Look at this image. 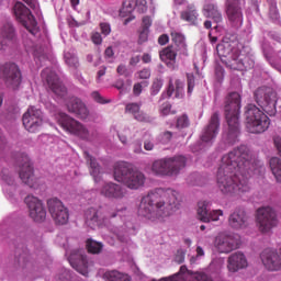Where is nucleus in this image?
Here are the masks:
<instances>
[{"instance_id": "f257e3e1", "label": "nucleus", "mask_w": 281, "mask_h": 281, "mask_svg": "<svg viewBox=\"0 0 281 281\" xmlns=\"http://www.w3.org/2000/svg\"><path fill=\"white\" fill-rule=\"evenodd\" d=\"M256 160L249 147L241 145L222 157L217 170V188L223 194L245 196L251 192L249 178L256 175Z\"/></svg>"}, {"instance_id": "f03ea898", "label": "nucleus", "mask_w": 281, "mask_h": 281, "mask_svg": "<svg viewBox=\"0 0 281 281\" xmlns=\"http://www.w3.org/2000/svg\"><path fill=\"white\" fill-rule=\"evenodd\" d=\"M180 207L181 199L177 190L158 188L142 198L138 216L148 223H168Z\"/></svg>"}, {"instance_id": "7ed1b4c3", "label": "nucleus", "mask_w": 281, "mask_h": 281, "mask_svg": "<svg viewBox=\"0 0 281 281\" xmlns=\"http://www.w3.org/2000/svg\"><path fill=\"white\" fill-rule=\"evenodd\" d=\"M122 212H126V209L113 211L102 206L90 207L85 212V222L87 227H90V229H95L97 227H108V229L115 234L121 243H128V229H126L128 225L124 224V226L111 228V218L122 216Z\"/></svg>"}, {"instance_id": "20e7f679", "label": "nucleus", "mask_w": 281, "mask_h": 281, "mask_svg": "<svg viewBox=\"0 0 281 281\" xmlns=\"http://www.w3.org/2000/svg\"><path fill=\"white\" fill-rule=\"evenodd\" d=\"M216 53L222 63L237 71H245V69H252L255 61L251 56L240 52L236 44L231 42H222L216 46Z\"/></svg>"}, {"instance_id": "39448f33", "label": "nucleus", "mask_w": 281, "mask_h": 281, "mask_svg": "<svg viewBox=\"0 0 281 281\" xmlns=\"http://www.w3.org/2000/svg\"><path fill=\"white\" fill-rule=\"evenodd\" d=\"M225 115L228 124V132L224 134L223 139L231 146L238 142L240 135V94L232 92L227 95L225 102Z\"/></svg>"}, {"instance_id": "423d86ee", "label": "nucleus", "mask_w": 281, "mask_h": 281, "mask_svg": "<svg viewBox=\"0 0 281 281\" xmlns=\"http://www.w3.org/2000/svg\"><path fill=\"white\" fill-rule=\"evenodd\" d=\"M114 179L130 190H139L146 183V176L130 167L126 162H117L114 167Z\"/></svg>"}, {"instance_id": "0eeeda50", "label": "nucleus", "mask_w": 281, "mask_h": 281, "mask_svg": "<svg viewBox=\"0 0 281 281\" xmlns=\"http://www.w3.org/2000/svg\"><path fill=\"white\" fill-rule=\"evenodd\" d=\"M188 159L184 156L166 157L155 160L151 165V172L157 177H178L186 168Z\"/></svg>"}, {"instance_id": "6e6552de", "label": "nucleus", "mask_w": 281, "mask_h": 281, "mask_svg": "<svg viewBox=\"0 0 281 281\" xmlns=\"http://www.w3.org/2000/svg\"><path fill=\"white\" fill-rule=\"evenodd\" d=\"M246 126L249 133H265L271 124L269 116L265 114L256 104L246 106Z\"/></svg>"}, {"instance_id": "1a4fd4ad", "label": "nucleus", "mask_w": 281, "mask_h": 281, "mask_svg": "<svg viewBox=\"0 0 281 281\" xmlns=\"http://www.w3.org/2000/svg\"><path fill=\"white\" fill-rule=\"evenodd\" d=\"M255 102L267 113L270 117H273L278 110L276 104H278V94L273 88L260 87L255 91Z\"/></svg>"}, {"instance_id": "9d476101", "label": "nucleus", "mask_w": 281, "mask_h": 281, "mask_svg": "<svg viewBox=\"0 0 281 281\" xmlns=\"http://www.w3.org/2000/svg\"><path fill=\"white\" fill-rule=\"evenodd\" d=\"M256 223L261 234H269L271 229L278 227L280 220L276 210L270 206H262L256 212Z\"/></svg>"}, {"instance_id": "9b49d317", "label": "nucleus", "mask_w": 281, "mask_h": 281, "mask_svg": "<svg viewBox=\"0 0 281 281\" xmlns=\"http://www.w3.org/2000/svg\"><path fill=\"white\" fill-rule=\"evenodd\" d=\"M13 13L16 21H19V23H21L23 27H25V30L30 32V34H32L33 36H36V34H38V23L36 22V19H34V15L30 11V9H27V7L23 4V2H15L13 7Z\"/></svg>"}, {"instance_id": "f8f14e48", "label": "nucleus", "mask_w": 281, "mask_h": 281, "mask_svg": "<svg viewBox=\"0 0 281 281\" xmlns=\"http://www.w3.org/2000/svg\"><path fill=\"white\" fill-rule=\"evenodd\" d=\"M22 122L27 133H40L43 128V111L36 106H29L27 111L22 116Z\"/></svg>"}, {"instance_id": "ddd939ff", "label": "nucleus", "mask_w": 281, "mask_h": 281, "mask_svg": "<svg viewBox=\"0 0 281 281\" xmlns=\"http://www.w3.org/2000/svg\"><path fill=\"white\" fill-rule=\"evenodd\" d=\"M48 212L56 225H67L69 223V209L65 206L58 198L47 200Z\"/></svg>"}, {"instance_id": "4468645a", "label": "nucleus", "mask_w": 281, "mask_h": 281, "mask_svg": "<svg viewBox=\"0 0 281 281\" xmlns=\"http://www.w3.org/2000/svg\"><path fill=\"white\" fill-rule=\"evenodd\" d=\"M0 78L9 89L21 87V70L16 64H5L0 68Z\"/></svg>"}, {"instance_id": "2eb2a0df", "label": "nucleus", "mask_w": 281, "mask_h": 281, "mask_svg": "<svg viewBox=\"0 0 281 281\" xmlns=\"http://www.w3.org/2000/svg\"><path fill=\"white\" fill-rule=\"evenodd\" d=\"M58 122L60 126L64 128V131H67L72 135H77L78 137H81V139H89V130L83 127L82 124H80V122L71 119L66 113H59Z\"/></svg>"}, {"instance_id": "dca6fc26", "label": "nucleus", "mask_w": 281, "mask_h": 281, "mask_svg": "<svg viewBox=\"0 0 281 281\" xmlns=\"http://www.w3.org/2000/svg\"><path fill=\"white\" fill-rule=\"evenodd\" d=\"M243 0H227L226 14L228 23L235 30H240V27H243V21L245 20L243 15Z\"/></svg>"}, {"instance_id": "f3484780", "label": "nucleus", "mask_w": 281, "mask_h": 281, "mask_svg": "<svg viewBox=\"0 0 281 281\" xmlns=\"http://www.w3.org/2000/svg\"><path fill=\"white\" fill-rule=\"evenodd\" d=\"M221 126V121L218 119V113H214L211 116L209 125L204 128L201 135L200 150H203L205 146H212L216 135H218V128Z\"/></svg>"}, {"instance_id": "a211bd4d", "label": "nucleus", "mask_w": 281, "mask_h": 281, "mask_svg": "<svg viewBox=\"0 0 281 281\" xmlns=\"http://www.w3.org/2000/svg\"><path fill=\"white\" fill-rule=\"evenodd\" d=\"M29 209V214L32 221L35 223H43L47 218V211L43 205V201L34 195H27L24 200Z\"/></svg>"}, {"instance_id": "6ab92c4d", "label": "nucleus", "mask_w": 281, "mask_h": 281, "mask_svg": "<svg viewBox=\"0 0 281 281\" xmlns=\"http://www.w3.org/2000/svg\"><path fill=\"white\" fill-rule=\"evenodd\" d=\"M19 177L29 188H36V176H34V167L27 155H23L19 160Z\"/></svg>"}, {"instance_id": "aec40b11", "label": "nucleus", "mask_w": 281, "mask_h": 281, "mask_svg": "<svg viewBox=\"0 0 281 281\" xmlns=\"http://www.w3.org/2000/svg\"><path fill=\"white\" fill-rule=\"evenodd\" d=\"M42 80L46 82L50 91L58 95V98H65L67 95V88L60 82L56 72L50 68H45L42 71Z\"/></svg>"}, {"instance_id": "412c9836", "label": "nucleus", "mask_w": 281, "mask_h": 281, "mask_svg": "<svg viewBox=\"0 0 281 281\" xmlns=\"http://www.w3.org/2000/svg\"><path fill=\"white\" fill-rule=\"evenodd\" d=\"M223 210H212V204L207 201L198 203V217L202 223H216L221 221Z\"/></svg>"}, {"instance_id": "4be33fe9", "label": "nucleus", "mask_w": 281, "mask_h": 281, "mask_svg": "<svg viewBox=\"0 0 281 281\" xmlns=\"http://www.w3.org/2000/svg\"><path fill=\"white\" fill-rule=\"evenodd\" d=\"M214 245L220 254H232L234 249H238V241L234 235L225 232L216 236Z\"/></svg>"}, {"instance_id": "5701e85b", "label": "nucleus", "mask_w": 281, "mask_h": 281, "mask_svg": "<svg viewBox=\"0 0 281 281\" xmlns=\"http://www.w3.org/2000/svg\"><path fill=\"white\" fill-rule=\"evenodd\" d=\"M72 269H76L81 276H89V261L85 255V249L72 250L69 258Z\"/></svg>"}, {"instance_id": "b1692460", "label": "nucleus", "mask_w": 281, "mask_h": 281, "mask_svg": "<svg viewBox=\"0 0 281 281\" xmlns=\"http://www.w3.org/2000/svg\"><path fill=\"white\" fill-rule=\"evenodd\" d=\"M100 194L110 201H122L126 196V189L122 184L106 182L101 187Z\"/></svg>"}, {"instance_id": "393cba45", "label": "nucleus", "mask_w": 281, "mask_h": 281, "mask_svg": "<svg viewBox=\"0 0 281 281\" xmlns=\"http://www.w3.org/2000/svg\"><path fill=\"white\" fill-rule=\"evenodd\" d=\"M2 150H5V138L0 134V153ZM0 179L7 186H14L15 183L14 173L10 170V164L5 158H0Z\"/></svg>"}, {"instance_id": "a878e982", "label": "nucleus", "mask_w": 281, "mask_h": 281, "mask_svg": "<svg viewBox=\"0 0 281 281\" xmlns=\"http://www.w3.org/2000/svg\"><path fill=\"white\" fill-rule=\"evenodd\" d=\"M261 261L269 271H280L281 269V258L276 250H263L261 254Z\"/></svg>"}, {"instance_id": "bb28decb", "label": "nucleus", "mask_w": 281, "mask_h": 281, "mask_svg": "<svg viewBox=\"0 0 281 281\" xmlns=\"http://www.w3.org/2000/svg\"><path fill=\"white\" fill-rule=\"evenodd\" d=\"M202 14L206 19H212L214 23H223V13L218 9V4L214 0H205Z\"/></svg>"}, {"instance_id": "cd10ccee", "label": "nucleus", "mask_w": 281, "mask_h": 281, "mask_svg": "<svg viewBox=\"0 0 281 281\" xmlns=\"http://www.w3.org/2000/svg\"><path fill=\"white\" fill-rule=\"evenodd\" d=\"M228 225L232 229L247 228V225H249L247 213L243 209L235 210L228 217Z\"/></svg>"}, {"instance_id": "c85d7f7f", "label": "nucleus", "mask_w": 281, "mask_h": 281, "mask_svg": "<svg viewBox=\"0 0 281 281\" xmlns=\"http://www.w3.org/2000/svg\"><path fill=\"white\" fill-rule=\"evenodd\" d=\"M67 109L69 113H74V115H77L80 120H87L89 117L87 105L78 98H71L67 103Z\"/></svg>"}, {"instance_id": "c756f323", "label": "nucleus", "mask_w": 281, "mask_h": 281, "mask_svg": "<svg viewBox=\"0 0 281 281\" xmlns=\"http://www.w3.org/2000/svg\"><path fill=\"white\" fill-rule=\"evenodd\" d=\"M247 265V257L243 252H235L228 257L227 268L231 273H236V271L245 269Z\"/></svg>"}, {"instance_id": "7c9ffc66", "label": "nucleus", "mask_w": 281, "mask_h": 281, "mask_svg": "<svg viewBox=\"0 0 281 281\" xmlns=\"http://www.w3.org/2000/svg\"><path fill=\"white\" fill-rule=\"evenodd\" d=\"M184 87H186V83H183V81L177 79L176 82L172 83V78H170L167 93H162V99L172 98V93H175V98H177L178 100H181L186 95Z\"/></svg>"}, {"instance_id": "2f4dec72", "label": "nucleus", "mask_w": 281, "mask_h": 281, "mask_svg": "<svg viewBox=\"0 0 281 281\" xmlns=\"http://www.w3.org/2000/svg\"><path fill=\"white\" fill-rule=\"evenodd\" d=\"M16 33L14 32V26L11 23H7L0 31V52L8 47L10 41L14 40Z\"/></svg>"}, {"instance_id": "473e14b6", "label": "nucleus", "mask_w": 281, "mask_h": 281, "mask_svg": "<svg viewBox=\"0 0 281 281\" xmlns=\"http://www.w3.org/2000/svg\"><path fill=\"white\" fill-rule=\"evenodd\" d=\"M160 59L162 63H166L169 69H175V65H177V49L172 46H168L160 52Z\"/></svg>"}, {"instance_id": "72a5a7b5", "label": "nucleus", "mask_w": 281, "mask_h": 281, "mask_svg": "<svg viewBox=\"0 0 281 281\" xmlns=\"http://www.w3.org/2000/svg\"><path fill=\"white\" fill-rule=\"evenodd\" d=\"M171 41L175 43L177 50L180 52V54L188 56V44H186V36L182 35L181 32L172 31Z\"/></svg>"}, {"instance_id": "f704fd0d", "label": "nucleus", "mask_w": 281, "mask_h": 281, "mask_svg": "<svg viewBox=\"0 0 281 281\" xmlns=\"http://www.w3.org/2000/svg\"><path fill=\"white\" fill-rule=\"evenodd\" d=\"M180 19L182 21H187L191 25H194L199 19V11H196V7L194 4H188L187 10H183L180 14Z\"/></svg>"}, {"instance_id": "c9c22d12", "label": "nucleus", "mask_w": 281, "mask_h": 281, "mask_svg": "<svg viewBox=\"0 0 281 281\" xmlns=\"http://www.w3.org/2000/svg\"><path fill=\"white\" fill-rule=\"evenodd\" d=\"M140 108L142 104L139 103H128L125 106V111L126 113H131L137 122H148V116L144 112L139 111Z\"/></svg>"}, {"instance_id": "e433bc0d", "label": "nucleus", "mask_w": 281, "mask_h": 281, "mask_svg": "<svg viewBox=\"0 0 281 281\" xmlns=\"http://www.w3.org/2000/svg\"><path fill=\"white\" fill-rule=\"evenodd\" d=\"M86 159L90 165L91 177H93V180L95 181V183H99V181H102V172H100V165H98V162L95 161V158H93L89 154H86Z\"/></svg>"}, {"instance_id": "4c0bfd02", "label": "nucleus", "mask_w": 281, "mask_h": 281, "mask_svg": "<svg viewBox=\"0 0 281 281\" xmlns=\"http://www.w3.org/2000/svg\"><path fill=\"white\" fill-rule=\"evenodd\" d=\"M105 281H132L131 276L117 270H109L103 273Z\"/></svg>"}, {"instance_id": "58836bf2", "label": "nucleus", "mask_w": 281, "mask_h": 281, "mask_svg": "<svg viewBox=\"0 0 281 281\" xmlns=\"http://www.w3.org/2000/svg\"><path fill=\"white\" fill-rule=\"evenodd\" d=\"M268 16L273 23H280V11L278 10V2L276 0H267Z\"/></svg>"}, {"instance_id": "ea45409f", "label": "nucleus", "mask_w": 281, "mask_h": 281, "mask_svg": "<svg viewBox=\"0 0 281 281\" xmlns=\"http://www.w3.org/2000/svg\"><path fill=\"white\" fill-rule=\"evenodd\" d=\"M270 170L278 183H281V159L273 157L269 161Z\"/></svg>"}, {"instance_id": "a19ab883", "label": "nucleus", "mask_w": 281, "mask_h": 281, "mask_svg": "<svg viewBox=\"0 0 281 281\" xmlns=\"http://www.w3.org/2000/svg\"><path fill=\"white\" fill-rule=\"evenodd\" d=\"M135 5H137L135 0H125L123 8L120 10V16H128L135 10Z\"/></svg>"}, {"instance_id": "79ce46f5", "label": "nucleus", "mask_w": 281, "mask_h": 281, "mask_svg": "<svg viewBox=\"0 0 281 281\" xmlns=\"http://www.w3.org/2000/svg\"><path fill=\"white\" fill-rule=\"evenodd\" d=\"M86 247L89 254H100L102 251V243H98L93 239H88Z\"/></svg>"}, {"instance_id": "37998d69", "label": "nucleus", "mask_w": 281, "mask_h": 281, "mask_svg": "<svg viewBox=\"0 0 281 281\" xmlns=\"http://www.w3.org/2000/svg\"><path fill=\"white\" fill-rule=\"evenodd\" d=\"M65 61L68 65V67H74L75 69L78 68V56L71 53H65Z\"/></svg>"}, {"instance_id": "c03bdc74", "label": "nucleus", "mask_w": 281, "mask_h": 281, "mask_svg": "<svg viewBox=\"0 0 281 281\" xmlns=\"http://www.w3.org/2000/svg\"><path fill=\"white\" fill-rule=\"evenodd\" d=\"M148 85H150V82H148V80L135 83L133 87L134 95H142V91L144 89H146V87H148Z\"/></svg>"}, {"instance_id": "a18cd8bd", "label": "nucleus", "mask_w": 281, "mask_h": 281, "mask_svg": "<svg viewBox=\"0 0 281 281\" xmlns=\"http://www.w3.org/2000/svg\"><path fill=\"white\" fill-rule=\"evenodd\" d=\"M177 128H188L190 126V119L188 115L183 114L177 119Z\"/></svg>"}, {"instance_id": "49530a36", "label": "nucleus", "mask_w": 281, "mask_h": 281, "mask_svg": "<svg viewBox=\"0 0 281 281\" xmlns=\"http://www.w3.org/2000/svg\"><path fill=\"white\" fill-rule=\"evenodd\" d=\"M136 80H148L150 78V69L144 68L142 70H138L134 75Z\"/></svg>"}, {"instance_id": "de8ad7c7", "label": "nucleus", "mask_w": 281, "mask_h": 281, "mask_svg": "<svg viewBox=\"0 0 281 281\" xmlns=\"http://www.w3.org/2000/svg\"><path fill=\"white\" fill-rule=\"evenodd\" d=\"M161 87H164V79H156L151 85V95H157L159 91H161Z\"/></svg>"}, {"instance_id": "09e8293b", "label": "nucleus", "mask_w": 281, "mask_h": 281, "mask_svg": "<svg viewBox=\"0 0 281 281\" xmlns=\"http://www.w3.org/2000/svg\"><path fill=\"white\" fill-rule=\"evenodd\" d=\"M187 85H188L187 93L188 95H192V92L194 91V85H195L193 74H187Z\"/></svg>"}, {"instance_id": "8fccbe9b", "label": "nucleus", "mask_w": 281, "mask_h": 281, "mask_svg": "<svg viewBox=\"0 0 281 281\" xmlns=\"http://www.w3.org/2000/svg\"><path fill=\"white\" fill-rule=\"evenodd\" d=\"M91 98L99 104H109V101L104 99V97H101L100 92L94 91L91 93Z\"/></svg>"}, {"instance_id": "3c124183", "label": "nucleus", "mask_w": 281, "mask_h": 281, "mask_svg": "<svg viewBox=\"0 0 281 281\" xmlns=\"http://www.w3.org/2000/svg\"><path fill=\"white\" fill-rule=\"evenodd\" d=\"M100 30H101V34H103V36H109V34H111V24H109L106 22H101Z\"/></svg>"}, {"instance_id": "603ef678", "label": "nucleus", "mask_w": 281, "mask_h": 281, "mask_svg": "<svg viewBox=\"0 0 281 281\" xmlns=\"http://www.w3.org/2000/svg\"><path fill=\"white\" fill-rule=\"evenodd\" d=\"M104 56L109 63H113V58L115 56V52H113V47H108L104 52Z\"/></svg>"}, {"instance_id": "864d4df0", "label": "nucleus", "mask_w": 281, "mask_h": 281, "mask_svg": "<svg viewBox=\"0 0 281 281\" xmlns=\"http://www.w3.org/2000/svg\"><path fill=\"white\" fill-rule=\"evenodd\" d=\"M171 109H172V105H170V103H164L160 106V114L161 115H170Z\"/></svg>"}, {"instance_id": "5fc2aeb1", "label": "nucleus", "mask_w": 281, "mask_h": 281, "mask_svg": "<svg viewBox=\"0 0 281 281\" xmlns=\"http://www.w3.org/2000/svg\"><path fill=\"white\" fill-rule=\"evenodd\" d=\"M132 148L136 155H140V153H144V150L142 149V140L134 142Z\"/></svg>"}, {"instance_id": "6e6d98bb", "label": "nucleus", "mask_w": 281, "mask_h": 281, "mask_svg": "<svg viewBox=\"0 0 281 281\" xmlns=\"http://www.w3.org/2000/svg\"><path fill=\"white\" fill-rule=\"evenodd\" d=\"M196 256L191 258V262H196L198 258H203L205 256V250L201 246L196 247Z\"/></svg>"}, {"instance_id": "4d7b16f0", "label": "nucleus", "mask_w": 281, "mask_h": 281, "mask_svg": "<svg viewBox=\"0 0 281 281\" xmlns=\"http://www.w3.org/2000/svg\"><path fill=\"white\" fill-rule=\"evenodd\" d=\"M268 63L271 65V67H274V69H278V71H281V66L276 64V61L273 60V58H271V56H269V54H267V52H263Z\"/></svg>"}, {"instance_id": "13d9d810", "label": "nucleus", "mask_w": 281, "mask_h": 281, "mask_svg": "<svg viewBox=\"0 0 281 281\" xmlns=\"http://www.w3.org/2000/svg\"><path fill=\"white\" fill-rule=\"evenodd\" d=\"M91 38L94 45H102V35L99 32L93 33Z\"/></svg>"}, {"instance_id": "bf43d9fd", "label": "nucleus", "mask_w": 281, "mask_h": 281, "mask_svg": "<svg viewBox=\"0 0 281 281\" xmlns=\"http://www.w3.org/2000/svg\"><path fill=\"white\" fill-rule=\"evenodd\" d=\"M116 74H119V76H128V68H126L125 65H119L116 68Z\"/></svg>"}, {"instance_id": "052dcab7", "label": "nucleus", "mask_w": 281, "mask_h": 281, "mask_svg": "<svg viewBox=\"0 0 281 281\" xmlns=\"http://www.w3.org/2000/svg\"><path fill=\"white\" fill-rule=\"evenodd\" d=\"M269 38H271L272 41H276L277 43H281V37L280 34H278L276 31H270L268 33Z\"/></svg>"}, {"instance_id": "680f3d73", "label": "nucleus", "mask_w": 281, "mask_h": 281, "mask_svg": "<svg viewBox=\"0 0 281 281\" xmlns=\"http://www.w3.org/2000/svg\"><path fill=\"white\" fill-rule=\"evenodd\" d=\"M71 278V274L69 273V270H63L61 276L58 277L59 281H69Z\"/></svg>"}, {"instance_id": "e2e57ef3", "label": "nucleus", "mask_w": 281, "mask_h": 281, "mask_svg": "<svg viewBox=\"0 0 281 281\" xmlns=\"http://www.w3.org/2000/svg\"><path fill=\"white\" fill-rule=\"evenodd\" d=\"M24 3L30 5L32 10H38V1L37 0H23Z\"/></svg>"}, {"instance_id": "0e129e2a", "label": "nucleus", "mask_w": 281, "mask_h": 281, "mask_svg": "<svg viewBox=\"0 0 281 281\" xmlns=\"http://www.w3.org/2000/svg\"><path fill=\"white\" fill-rule=\"evenodd\" d=\"M273 142H274V146H276V148H277V150H278V153H279V155L281 157V137L280 136H276Z\"/></svg>"}, {"instance_id": "69168bd1", "label": "nucleus", "mask_w": 281, "mask_h": 281, "mask_svg": "<svg viewBox=\"0 0 281 281\" xmlns=\"http://www.w3.org/2000/svg\"><path fill=\"white\" fill-rule=\"evenodd\" d=\"M139 60H142V57H139V55H135L131 57L130 59L131 67H135L139 63Z\"/></svg>"}, {"instance_id": "338daca9", "label": "nucleus", "mask_w": 281, "mask_h": 281, "mask_svg": "<svg viewBox=\"0 0 281 281\" xmlns=\"http://www.w3.org/2000/svg\"><path fill=\"white\" fill-rule=\"evenodd\" d=\"M143 25H144V30H148V27H150V25H153V22L149 16L143 18Z\"/></svg>"}, {"instance_id": "774afa93", "label": "nucleus", "mask_w": 281, "mask_h": 281, "mask_svg": "<svg viewBox=\"0 0 281 281\" xmlns=\"http://www.w3.org/2000/svg\"><path fill=\"white\" fill-rule=\"evenodd\" d=\"M168 41H170V37H168L166 34L160 35L158 38L159 45H166Z\"/></svg>"}]
</instances>
